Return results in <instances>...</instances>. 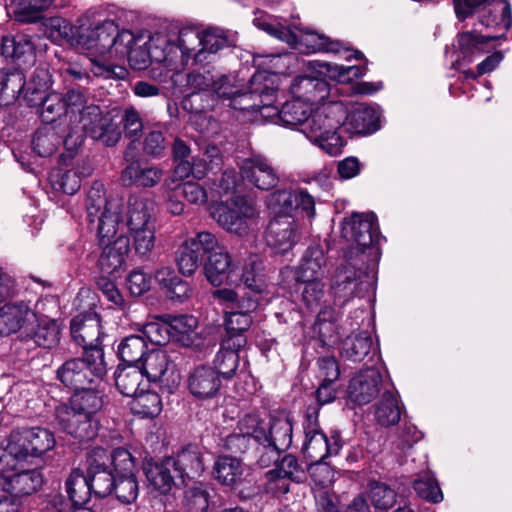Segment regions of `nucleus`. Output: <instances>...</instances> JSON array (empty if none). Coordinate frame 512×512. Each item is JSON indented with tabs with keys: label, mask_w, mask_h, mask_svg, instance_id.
Here are the masks:
<instances>
[{
	"label": "nucleus",
	"mask_w": 512,
	"mask_h": 512,
	"mask_svg": "<svg viewBox=\"0 0 512 512\" xmlns=\"http://www.w3.org/2000/svg\"><path fill=\"white\" fill-rule=\"evenodd\" d=\"M175 359L166 350L147 352L141 362V370L150 381H169L175 373Z\"/></svg>",
	"instance_id": "obj_25"
},
{
	"label": "nucleus",
	"mask_w": 512,
	"mask_h": 512,
	"mask_svg": "<svg viewBox=\"0 0 512 512\" xmlns=\"http://www.w3.org/2000/svg\"><path fill=\"white\" fill-rule=\"evenodd\" d=\"M144 373L139 367L128 366L118 369L115 382L121 394L127 397H135L145 389Z\"/></svg>",
	"instance_id": "obj_35"
},
{
	"label": "nucleus",
	"mask_w": 512,
	"mask_h": 512,
	"mask_svg": "<svg viewBox=\"0 0 512 512\" xmlns=\"http://www.w3.org/2000/svg\"><path fill=\"white\" fill-rule=\"evenodd\" d=\"M376 220L372 212L354 213L342 224V236L351 246L331 277V290L343 302L355 296L363 297L374 289L376 271L367 264L365 249L378 239Z\"/></svg>",
	"instance_id": "obj_1"
},
{
	"label": "nucleus",
	"mask_w": 512,
	"mask_h": 512,
	"mask_svg": "<svg viewBox=\"0 0 512 512\" xmlns=\"http://www.w3.org/2000/svg\"><path fill=\"white\" fill-rule=\"evenodd\" d=\"M243 176L255 187L269 190L278 183V175L271 163L262 155H253L241 164Z\"/></svg>",
	"instance_id": "obj_21"
},
{
	"label": "nucleus",
	"mask_w": 512,
	"mask_h": 512,
	"mask_svg": "<svg viewBox=\"0 0 512 512\" xmlns=\"http://www.w3.org/2000/svg\"><path fill=\"white\" fill-rule=\"evenodd\" d=\"M268 207L275 217H292L294 212V191L278 190L268 197Z\"/></svg>",
	"instance_id": "obj_57"
},
{
	"label": "nucleus",
	"mask_w": 512,
	"mask_h": 512,
	"mask_svg": "<svg viewBox=\"0 0 512 512\" xmlns=\"http://www.w3.org/2000/svg\"><path fill=\"white\" fill-rule=\"evenodd\" d=\"M257 430H262L265 436L259 443L276 459L281 451L287 450L292 443V424L285 413L273 415L269 423L259 418Z\"/></svg>",
	"instance_id": "obj_14"
},
{
	"label": "nucleus",
	"mask_w": 512,
	"mask_h": 512,
	"mask_svg": "<svg viewBox=\"0 0 512 512\" xmlns=\"http://www.w3.org/2000/svg\"><path fill=\"white\" fill-rule=\"evenodd\" d=\"M211 215L229 233L244 236L248 234L250 222L256 217L257 210L251 200L237 196L215 204Z\"/></svg>",
	"instance_id": "obj_10"
},
{
	"label": "nucleus",
	"mask_w": 512,
	"mask_h": 512,
	"mask_svg": "<svg viewBox=\"0 0 512 512\" xmlns=\"http://www.w3.org/2000/svg\"><path fill=\"white\" fill-rule=\"evenodd\" d=\"M117 33V25L112 20H106L93 28L84 38L81 37L83 44L90 51V60L98 58L104 60L109 55V50L113 46L112 37Z\"/></svg>",
	"instance_id": "obj_26"
},
{
	"label": "nucleus",
	"mask_w": 512,
	"mask_h": 512,
	"mask_svg": "<svg viewBox=\"0 0 512 512\" xmlns=\"http://www.w3.org/2000/svg\"><path fill=\"white\" fill-rule=\"evenodd\" d=\"M141 332L144 339L147 338L156 345H165L174 337L165 315L150 317L149 321L142 326Z\"/></svg>",
	"instance_id": "obj_40"
},
{
	"label": "nucleus",
	"mask_w": 512,
	"mask_h": 512,
	"mask_svg": "<svg viewBox=\"0 0 512 512\" xmlns=\"http://www.w3.org/2000/svg\"><path fill=\"white\" fill-rule=\"evenodd\" d=\"M245 466L239 458L219 456L213 466L216 480H237L244 475Z\"/></svg>",
	"instance_id": "obj_45"
},
{
	"label": "nucleus",
	"mask_w": 512,
	"mask_h": 512,
	"mask_svg": "<svg viewBox=\"0 0 512 512\" xmlns=\"http://www.w3.org/2000/svg\"><path fill=\"white\" fill-rule=\"evenodd\" d=\"M55 418L59 428L80 444L93 440L98 434L99 420L95 416L58 406Z\"/></svg>",
	"instance_id": "obj_13"
},
{
	"label": "nucleus",
	"mask_w": 512,
	"mask_h": 512,
	"mask_svg": "<svg viewBox=\"0 0 512 512\" xmlns=\"http://www.w3.org/2000/svg\"><path fill=\"white\" fill-rule=\"evenodd\" d=\"M161 34L168 40V44L163 49L165 59L156 63L164 64L170 71H177L187 65L191 58L195 62L204 61V52L201 50V31L185 27L179 31L175 39L167 34Z\"/></svg>",
	"instance_id": "obj_9"
},
{
	"label": "nucleus",
	"mask_w": 512,
	"mask_h": 512,
	"mask_svg": "<svg viewBox=\"0 0 512 512\" xmlns=\"http://www.w3.org/2000/svg\"><path fill=\"white\" fill-rule=\"evenodd\" d=\"M300 471L297 459L292 455H286L276 464V468L270 470L267 475L269 480H296L300 478Z\"/></svg>",
	"instance_id": "obj_62"
},
{
	"label": "nucleus",
	"mask_w": 512,
	"mask_h": 512,
	"mask_svg": "<svg viewBox=\"0 0 512 512\" xmlns=\"http://www.w3.org/2000/svg\"><path fill=\"white\" fill-rule=\"evenodd\" d=\"M311 490L317 507V512H339L338 497L333 492L332 482H313Z\"/></svg>",
	"instance_id": "obj_48"
},
{
	"label": "nucleus",
	"mask_w": 512,
	"mask_h": 512,
	"mask_svg": "<svg viewBox=\"0 0 512 512\" xmlns=\"http://www.w3.org/2000/svg\"><path fill=\"white\" fill-rule=\"evenodd\" d=\"M35 322L37 314L23 302L6 304L0 308V335L21 332L24 337Z\"/></svg>",
	"instance_id": "obj_16"
},
{
	"label": "nucleus",
	"mask_w": 512,
	"mask_h": 512,
	"mask_svg": "<svg viewBox=\"0 0 512 512\" xmlns=\"http://www.w3.org/2000/svg\"><path fill=\"white\" fill-rule=\"evenodd\" d=\"M187 85L193 93L209 90L219 98L230 97L234 91V77L230 75L213 74L210 71L204 73H190Z\"/></svg>",
	"instance_id": "obj_23"
},
{
	"label": "nucleus",
	"mask_w": 512,
	"mask_h": 512,
	"mask_svg": "<svg viewBox=\"0 0 512 512\" xmlns=\"http://www.w3.org/2000/svg\"><path fill=\"white\" fill-rule=\"evenodd\" d=\"M372 409L374 419L380 426L391 427L398 424L404 406L392 383L384 386Z\"/></svg>",
	"instance_id": "obj_19"
},
{
	"label": "nucleus",
	"mask_w": 512,
	"mask_h": 512,
	"mask_svg": "<svg viewBox=\"0 0 512 512\" xmlns=\"http://www.w3.org/2000/svg\"><path fill=\"white\" fill-rule=\"evenodd\" d=\"M87 172L85 175H88ZM83 173H80L76 169L59 170L57 173L52 175V183L58 190L63 191L66 194L72 195L76 193L81 186V179Z\"/></svg>",
	"instance_id": "obj_56"
},
{
	"label": "nucleus",
	"mask_w": 512,
	"mask_h": 512,
	"mask_svg": "<svg viewBox=\"0 0 512 512\" xmlns=\"http://www.w3.org/2000/svg\"><path fill=\"white\" fill-rule=\"evenodd\" d=\"M24 338L32 339L34 343L43 348H52L60 340V327L55 320L37 317L31 331H26Z\"/></svg>",
	"instance_id": "obj_34"
},
{
	"label": "nucleus",
	"mask_w": 512,
	"mask_h": 512,
	"mask_svg": "<svg viewBox=\"0 0 512 512\" xmlns=\"http://www.w3.org/2000/svg\"><path fill=\"white\" fill-rule=\"evenodd\" d=\"M138 482H107L103 491H95L98 497H106L115 493L116 497L124 504H130L138 496Z\"/></svg>",
	"instance_id": "obj_55"
},
{
	"label": "nucleus",
	"mask_w": 512,
	"mask_h": 512,
	"mask_svg": "<svg viewBox=\"0 0 512 512\" xmlns=\"http://www.w3.org/2000/svg\"><path fill=\"white\" fill-rule=\"evenodd\" d=\"M43 32L52 42L60 43L73 37V26L64 18L50 17L43 22Z\"/></svg>",
	"instance_id": "obj_52"
},
{
	"label": "nucleus",
	"mask_w": 512,
	"mask_h": 512,
	"mask_svg": "<svg viewBox=\"0 0 512 512\" xmlns=\"http://www.w3.org/2000/svg\"><path fill=\"white\" fill-rule=\"evenodd\" d=\"M78 124L81 126L72 128L71 132L65 136L64 146L67 150L81 146L84 141V133L106 146H114L120 140L119 125L109 114H103L99 106L89 103V100L79 116Z\"/></svg>",
	"instance_id": "obj_6"
},
{
	"label": "nucleus",
	"mask_w": 512,
	"mask_h": 512,
	"mask_svg": "<svg viewBox=\"0 0 512 512\" xmlns=\"http://www.w3.org/2000/svg\"><path fill=\"white\" fill-rule=\"evenodd\" d=\"M1 52L6 58L15 60L19 66L31 65L35 61L34 44L23 35L4 36L1 41Z\"/></svg>",
	"instance_id": "obj_31"
},
{
	"label": "nucleus",
	"mask_w": 512,
	"mask_h": 512,
	"mask_svg": "<svg viewBox=\"0 0 512 512\" xmlns=\"http://www.w3.org/2000/svg\"><path fill=\"white\" fill-rule=\"evenodd\" d=\"M114 470H111V480H128L134 477V461L130 452L124 448H117L111 456Z\"/></svg>",
	"instance_id": "obj_49"
},
{
	"label": "nucleus",
	"mask_w": 512,
	"mask_h": 512,
	"mask_svg": "<svg viewBox=\"0 0 512 512\" xmlns=\"http://www.w3.org/2000/svg\"><path fill=\"white\" fill-rule=\"evenodd\" d=\"M153 206L147 199L131 196L128 200L126 224L129 231L155 225Z\"/></svg>",
	"instance_id": "obj_32"
},
{
	"label": "nucleus",
	"mask_w": 512,
	"mask_h": 512,
	"mask_svg": "<svg viewBox=\"0 0 512 512\" xmlns=\"http://www.w3.org/2000/svg\"><path fill=\"white\" fill-rule=\"evenodd\" d=\"M390 381H384L381 373L374 368L358 372L349 382L347 394L349 400L357 405H366L380 396Z\"/></svg>",
	"instance_id": "obj_15"
},
{
	"label": "nucleus",
	"mask_w": 512,
	"mask_h": 512,
	"mask_svg": "<svg viewBox=\"0 0 512 512\" xmlns=\"http://www.w3.org/2000/svg\"><path fill=\"white\" fill-rule=\"evenodd\" d=\"M293 97L304 100L310 106L328 97L329 89L326 81L318 78L300 76L291 85Z\"/></svg>",
	"instance_id": "obj_30"
},
{
	"label": "nucleus",
	"mask_w": 512,
	"mask_h": 512,
	"mask_svg": "<svg viewBox=\"0 0 512 512\" xmlns=\"http://www.w3.org/2000/svg\"><path fill=\"white\" fill-rule=\"evenodd\" d=\"M231 265L230 255L223 246L212 252L208 255V261L205 265L207 280L214 286L221 285L227 279Z\"/></svg>",
	"instance_id": "obj_36"
},
{
	"label": "nucleus",
	"mask_w": 512,
	"mask_h": 512,
	"mask_svg": "<svg viewBox=\"0 0 512 512\" xmlns=\"http://www.w3.org/2000/svg\"><path fill=\"white\" fill-rule=\"evenodd\" d=\"M222 386L217 371L209 365L194 367L187 378V388L197 399L205 400L215 397Z\"/></svg>",
	"instance_id": "obj_18"
},
{
	"label": "nucleus",
	"mask_w": 512,
	"mask_h": 512,
	"mask_svg": "<svg viewBox=\"0 0 512 512\" xmlns=\"http://www.w3.org/2000/svg\"><path fill=\"white\" fill-rule=\"evenodd\" d=\"M208 505V493L202 487V482L185 490V506L189 512H205Z\"/></svg>",
	"instance_id": "obj_63"
},
{
	"label": "nucleus",
	"mask_w": 512,
	"mask_h": 512,
	"mask_svg": "<svg viewBox=\"0 0 512 512\" xmlns=\"http://www.w3.org/2000/svg\"><path fill=\"white\" fill-rule=\"evenodd\" d=\"M24 482H0V507L6 506L0 512H15V504L19 497L28 495L36 490L35 487L24 490L20 487Z\"/></svg>",
	"instance_id": "obj_54"
},
{
	"label": "nucleus",
	"mask_w": 512,
	"mask_h": 512,
	"mask_svg": "<svg viewBox=\"0 0 512 512\" xmlns=\"http://www.w3.org/2000/svg\"><path fill=\"white\" fill-rule=\"evenodd\" d=\"M346 117V108L341 102L324 103L313 109L304 126V134L315 145L330 156L342 153L344 141L338 134Z\"/></svg>",
	"instance_id": "obj_5"
},
{
	"label": "nucleus",
	"mask_w": 512,
	"mask_h": 512,
	"mask_svg": "<svg viewBox=\"0 0 512 512\" xmlns=\"http://www.w3.org/2000/svg\"><path fill=\"white\" fill-rule=\"evenodd\" d=\"M55 445L53 434L44 428H29L13 431L6 447L0 446V478L30 475V480L42 478L37 470L40 456Z\"/></svg>",
	"instance_id": "obj_3"
},
{
	"label": "nucleus",
	"mask_w": 512,
	"mask_h": 512,
	"mask_svg": "<svg viewBox=\"0 0 512 512\" xmlns=\"http://www.w3.org/2000/svg\"><path fill=\"white\" fill-rule=\"evenodd\" d=\"M87 101L86 95L77 89H71L65 95L53 91L41 101V118L46 123H53L65 116L71 124H76Z\"/></svg>",
	"instance_id": "obj_11"
},
{
	"label": "nucleus",
	"mask_w": 512,
	"mask_h": 512,
	"mask_svg": "<svg viewBox=\"0 0 512 512\" xmlns=\"http://www.w3.org/2000/svg\"><path fill=\"white\" fill-rule=\"evenodd\" d=\"M296 282L297 284L302 286V301L305 303L307 308L315 309L319 307L321 300L325 294V284L323 280H309Z\"/></svg>",
	"instance_id": "obj_60"
},
{
	"label": "nucleus",
	"mask_w": 512,
	"mask_h": 512,
	"mask_svg": "<svg viewBox=\"0 0 512 512\" xmlns=\"http://www.w3.org/2000/svg\"><path fill=\"white\" fill-rule=\"evenodd\" d=\"M124 159L129 163L121 175V179L125 184L149 188L161 181L163 177L162 169L157 166H142L138 161H134L131 147L125 152Z\"/></svg>",
	"instance_id": "obj_22"
},
{
	"label": "nucleus",
	"mask_w": 512,
	"mask_h": 512,
	"mask_svg": "<svg viewBox=\"0 0 512 512\" xmlns=\"http://www.w3.org/2000/svg\"><path fill=\"white\" fill-rule=\"evenodd\" d=\"M143 470L147 480H189L198 478L204 470L200 452L196 446L183 449L177 458H166L161 462L147 460Z\"/></svg>",
	"instance_id": "obj_7"
},
{
	"label": "nucleus",
	"mask_w": 512,
	"mask_h": 512,
	"mask_svg": "<svg viewBox=\"0 0 512 512\" xmlns=\"http://www.w3.org/2000/svg\"><path fill=\"white\" fill-rule=\"evenodd\" d=\"M110 460L108 452L97 447L88 454L86 461L75 468L71 473L70 480L83 478L84 480H107L111 475V469L107 466Z\"/></svg>",
	"instance_id": "obj_27"
},
{
	"label": "nucleus",
	"mask_w": 512,
	"mask_h": 512,
	"mask_svg": "<svg viewBox=\"0 0 512 512\" xmlns=\"http://www.w3.org/2000/svg\"><path fill=\"white\" fill-rule=\"evenodd\" d=\"M480 23L486 27H498L507 30L512 25V10L508 2L493 5L480 17Z\"/></svg>",
	"instance_id": "obj_47"
},
{
	"label": "nucleus",
	"mask_w": 512,
	"mask_h": 512,
	"mask_svg": "<svg viewBox=\"0 0 512 512\" xmlns=\"http://www.w3.org/2000/svg\"><path fill=\"white\" fill-rule=\"evenodd\" d=\"M201 42V50L204 52V61L208 59L210 54H214L220 49L232 45L225 33L219 29L203 31Z\"/></svg>",
	"instance_id": "obj_59"
},
{
	"label": "nucleus",
	"mask_w": 512,
	"mask_h": 512,
	"mask_svg": "<svg viewBox=\"0 0 512 512\" xmlns=\"http://www.w3.org/2000/svg\"><path fill=\"white\" fill-rule=\"evenodd\" d=\"M134 414L142 417H155L162 409V401L156 392L142 390L130 404Z\"/></svg>",
	"instance_id": "obj_42"
},
{
	"label": "nucleus",
	"mask_w": 512,
	"mask_h": 512,
	"mask_svg": "<svg viewBox=\"0 0 512 512\" xmlns=\"http://www.w3.org/2000/svg\"><path fill=\"white\" fill-rule=\"evenodd\" d=\"M342 126L352 134H371L379 129V115L374 108L360 104L346 111Z\"/></svg>",
	"instance_id": "obj_28"
},
{
	"label": "nucleus",
	"mask_w": 512,
	"mask_h": 512,
	"mask_svg": "<svg viewBox=\"0 0 512 512\" xmlns=\"http://www.w3.org/2000/svg\"><path fill=\"white\" fill-rule=\"evenodd\" d=\"M257 80L258 76L254 75L251 78V85L254 86ZM234 91L236 92L230 97H223L224 99L231 100V106L234 109L253 112L257 111V108L259 107L257 100L262 97L264 90H258L252 87L250 92H241L234 84Z\"/></svg>",
	"instance_id": "obj_46"
},
{
	"label": "nucleus",
	"mask_w": 512,
	"mask_h": 512,
	"mask_svg": "<svg viewBox=\"0 0 512 512\" xmlns=\"http://www.w3.org/2000/svg\"><path fill=\"white\" fill-rule=\"evenodd\" d=\"M372 338L368 332H360L354 336L347 337L341 347L343 357L354 361H362L372 348Z\"/></svg>",
	"instance_id": "obj_38"
},
{
	"label": "nucleus",
	"mask_w": 512,
	"mask_h": 512,
	"mask_svg": "<svg viewBox=\"0 0 512 512\" xmlns=\"http://www.w3.org/2000/svg\"><path fill=\"white\" fill-rule=\"evenodd\" d=\"M499 38L497 35L483 36L474 32H465L458 36V46L464 59L469 62L476 54L485 51L484 46L487 42Z\"/></svg>",
	"instance_id": "obj_43"
},
{
	"label": "nucleus",
	"mask_w": 512,
	"mask_h": 512,
	"mask_svg": "<svg viewBox=\"0 0 512 512\" xmlns=\"http://www.w3.org/2000/svg\"><path fill=\"white\" fill-rule=\"evenodd\" d=\"M242 277L245 286L251 290V293L243 294L238 303V307L240 311L250 314L255 311L259 305L257 294L263 290V283L256 275L250 276L248 271H245Z\"/></svg>",
	"instance_id": "obj_50"
},
{
	"label": "nucleus",
	"mask_w": 512,
	"mask_h": 512,
	"mask_svg": "<svg viewBox=\"0 0 512 512\" xmlns=\"http://www.w3.org/2000/svg\"><path fill=\"white\" fill-rule=\"evenodd\" d=\"M54 0H16L14 15L20 22H36Z\"/></svg>",
	"instance_id": "obj_44"
},
{
	"label": "nucleus",
	"mask_w": 512,
	"mask_h": 512,
	"mask_svg": "<svg viewBox=\"0 0 512 512\" xmlns=\"http://www.w3.org/2000/svg\"><path fill=\"white\" fill-rule=\"evenodd\" d=\"M107 372L104 361V353L101 348H94L84 353L82 359H70L58 370L59 380L73 390H79L85 386L101 380Z\"/></svg>",
	"instance_id": "obj_8"
},
{
	"label": "nucleus",
	"mask_w": 512,
	"mask_h": 512,
	"mask_svg": "<svg viewBox=\"0 0 512 512\" xmlns=\"http://www.w3.org/2000/svg\"><path fill=\"white\" fill-rule=\"evenodd\" d=\"M318 412L316 408H309L307 413V424L304 426L305 440L302 447V453L307 460L311 462V468L321 470L325 473L323 477L334 478L330 468L321 463L331 451L326 435L317 428Z\"/></svg>",
	"instance_id": "obj_12"
},
{
	"label": "nucleus",
	"mask_w": 512,
	"mask_h": 512,
	"mask_svg": "<svg viewBox=\"0 0 512 512\" xmlns=\"http://www.w3.org/2000/svg\"><path fill=\"white\" fill-rule=\"evenodd\" d=\"M93 482H66V491L75 506L85 505L96 491Z\"/></svg>",
	"instance_id": "obj_64"
},
{
	"label": "nucleus",
	"mask_w": 512,
	"mask_h": 512,
	"mask_svg": "<svg viewBox=\"0 0 512 512\" xmlns=\"http://www.w3.org/2000/svg\"><path fill=\"white\" fill-rule=\"evenodd\" d=\"M65 138L62 140L54 128L43 127L39 128L32 140L33 150L41 157L51 156L60 145L64 143Z\"/></svg>",
	"instance_id": "obj_41"
},
{
	"label": "nucleus",
	"mask_w": 512,
	"mask_h": 512,
	"mask_svg": "<svg viewBox=\"0 0 512 512\" xmlns=\"http://www.w3.org/2000/svg\"><path fill=\"white\" fill-rule=\"evenodd\" d=\"M239 364V355L234 350L223 349L217 353L214 359V369L219 377L230 378L234 375Z\"/></svg>",
	"instance_id": "obj_61"
},
{
	"label": "nucleus",
	"mask_w": 512,
	"mask_h": 512,
	"mask_svg": "<svg viewBox=\"0 0 512 512\" xmlns=\"http://www.w3.org/2000/svg\"><path fill=\"white\" fill-rule=\"evenodd\" d=\"M155 225L144 228L130 230V236L133 239V247L135 252L140 256L148 255L155 245Z\"/></svg>",
	"instance_id": "obj_58"
},
{
	"label": "nucleus",
	"mask_w": 512,
	"mask_h": 512,
	"mask_svg": "<svg viewBox=\"0 0 512 512\" xmlns=\"http://www.w3.org/2000/svg\"><path fill=\"white\" fill-rule=\"evenodd\" d=\"M397 493L386 482H371L369 499L376 509H388L396 502Z\"/></svg>",
	"instance_id": "obj_53"
},
{
	"label": "nucleus",
	"mask_w": 512,
	"mask_h": 512,
	"mask_svg": "<svg viewBox=\"0 0 512 512\" xmlns=\"http://www.w3.org/2000/svg\"><path fill=\"white\" fill-rule=\"evenodd\" d=\"M179 271L186 276L192 275L202 262V254L187 240L179 247L176 257Z\"/></svg>",
	"instance_id": "obj_51"
},
{
	"label": "nucleus",
	"mask_w": 512,
	"mask_h": 512,
	"mask_svg": "<svg viewBox=\"0 0 512 512\" xmlns=\"http://www.w3.org/2000/svg\"><path fill=\"white\" fill-rule=\"evenodd\" d=\"M87 220L96 230L102 252L97 265L102 275L116 278L125 271V260L129 251V240L119 236L111 241L120 220L121 202L118 199L107 200L102 184H94L88 192Z\"/></svg>",
	"instance_id": "obj_2"
},
{
	"label": "nucleus",
	"mask_w": 512,
	"mask_h": 512,
	"mask_svg": "<svg viewBox=\"0 0 512 512\" xmlns=\"http://www.w3.org/2000/svg\"><path fill=\"white\" fill-rule=\"evenodd\" d=\"M147 354V343L143 336L130 335L124 338L118 345V355L123 362L134 366L142 362Z\"/></svg>",
	"instance_id": "obj_39"
},
{
	"label": "nucleus",
	"mask_w": 512,
	"mask_h": 512,
	"mask_svg": "<svg viewBox=\"0 0 512 512\" xmlns=\"http://www.w3.org/2000/svg\"><path fill=\"white\" fill-rule=\"evenodd\" d=\"M312 108L304 100L293 97L292 100L283 104L279 113V122L286 126H297L304 132L305 122H307L312 112Z\"/></svg>",
	"instance_id": "obj_37"
},
{
	"label": "nucleus",
	"mask_w": 512,
	"mask_h": 512,
	"mask_svg": "<svg viewBox=\"0 0 512 512\" xmlns=\"http://www.w3.org/2000/svg\"><path fill=\"white\" fill-rule=\"evenodd\" d=\"M74 391L69 403L60 406L97 417V413L103 406V395L98 390L87 386Z\"/></svg>",
	"instance_id": "obj_33"
},
{
	"label": "nucleus",
	"mask_w": 512,
	"mask_h": 512,
	"mask_svg": "<svg viewBox=\"0 0 512 512\" xmlns=\"http://www.w3.org/2000/svg\"><path fill=\"white\" fill-rule=\"evenodd\" d=\"M259 425V416L247 414L243 416L237 423L235 430L225 437L224 447L232 453H244L251 439L259 443V439L265 438L262 430H257Z\"/></svg>",
	"instance_id": "obj_20"
},
{
	"label": "nucleus",
	"mask_w": 512,
	"mask_h": 512,
	"mask_svg": "<svg viewBox=\"0 0 512 512\" xmlns=\"http://www.w3.org/2000/svg\"><path fill=\"white\" fill-rule=\"evenodd\" d=\"M327 259L320 246L307 248L295 272L296 281L323 280Z\"/></svg>",
	"instance_id": "obj_29"
},
{
	"label": "nucleus",
	"mask_w": 512,
	"mask_h": 512,
	"mask_svg": "<svg viewBox=\"0 0 512 512\" xmlns=\"http://www.w3.org/2000/svg\"><path fill=\"white\" fill-rule=\"evenodd\" d=\"M71 335L84 353L99 347L100 320L94 313L78 315L71 321Z\"/></svg>",
	"instance_id": "obj_24"
},
{
	"label": "nucleus",
	"mask_w": 512,
	"mask_h": 512,
	"mask_svg": "<svg viewBox=\"0 0 512 512\" xmlns=\"http://www.w3.org/2000/svg\"><path fill=\"white\" fill-rule=\"evenodd\" d=\"M298 224L293 217H274L266 231V242L278 253L289 251L298 241Z\"/></svg>",
	"instance_id": "obj_17"
},
{
	"label": "nucleus",
	"mask_w": 512,
	"mask_h": 512,
	"mask_svg": "<svg viewBox=\"0 0 512 512\" xmlns=\"http://www.w3.org/2000/svg\"><path fill=\"white\" fill-rule=\"evenodd\" d=\"M113 46L104 60L92 58V72L98 77L109 78L114 74L115 62L127 58L131 67L137 70L145 69L151 62L165 59L163 49L168 40L161 34L137 35L129 30H123L113 35Z\"/></svg>",
	"instance_id": "obj_4"
}]
</instances>
